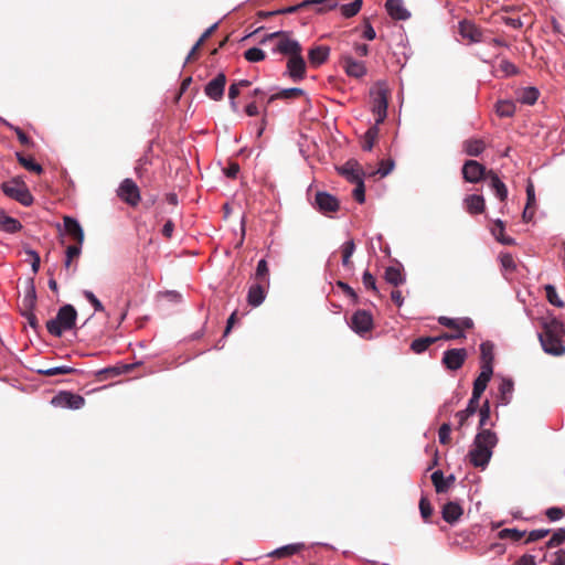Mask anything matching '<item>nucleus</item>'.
<instances>
[{"label": "nucleus", "instance_id": "obj_54", "mask_svg": "<svg viewBox=\"0 0 565 565\" xmlns=\"http://www.w3.org/2000/svg\"><path fill=\"white\" fill-rule=\"evenodd\" d=\"M362 282L366 289L372 290L375 294H377L376 280H375L374 276L369 270H365L363 273Z\"/></svg>", "mask_w": 565, "mask_h": 565}, {"label": "nucleus", "instance_id": "obj_17", "mask_svg": "<svg viewBox=\"0 0 565 565\" xmlns=\"http://www.w3.org/2000/svg\"><path fill=\"white\" fill-rule=\"evenodd\" d=\"M287 71L292 81L297 82L305 77L306 75V62L300 54L295 56H290L287 62Z\"/></svg>", "mask_w": 565, "mask_h": 565}, {"label": "nucleus", "instance_id": "obj_45", "mask_svg": "<svg viewBox=\"0 0 565 565\" xmlns=\"http://www.w3.org/2000/svg\"><path fill=\"white\" fill-rule=\"evenodd\" d=\"M81 252H82V245H78V244L70 245L66 248V252H65L66 258H65V263H64L66 268L71 267L73 259L79 257Z\"/></svg>", "mask_w": 565, "mask_h": 565}, {"label": "nucleus", "instance_id": "obj_55", "mask_svg": "<svg viewBox=\"0 0 565 565\" xmlns=\"http://www.w3.org/2000/svg\"><path fill=\"white\" fill-rule=\"evenodd\" d=\"M337 286L348 296L352 299V301L354 303H358L359 302V296L356 295V292L354 291V289L352 287H350L347 282H343L341 280H339L337 282Z\"/></svg>", "mask_w": 565, "mask_h": 565}, {"label": "nucleus", "instance_id": "obj_10", "mask_svg": "<svg viewBox=\"0 0 565 565\" xmlns=\"http://www.w3.org/2000/svg\"><path fill=\"white\" fill-rule=\"evenodd\" d=\"M462 178L469 183H478L481 180H486L488 177V170L484 166L476 160H468L462 167Z\"/></svg>", "mask_w": 565, "mask_h": 565}, {"label": "nucleus", "instance_id": "obj_62", "mask_svg": "<svg viewBox=\"0 0 565 565\" xmlns=\"http://www.w3.org/2000/svg\"><path fill=\"white\" fill-rule=\"evenodd\" d=\"M499 70L507 76L516 74V66L508 61H502Z\"/></svg>", "mask_w": 565, "mask_h": 565}, {"label": "nucleus", "instance_id": "obj_24", "mask_svg": "<svg viewBox=\"0 0 565 565\" xmlns=\"http://www.w3.org/2000/svg\"><path fill=\"white\" fill-rule=\"evenodd\" d=\"M385 8L394 20H406L411 15L402 0H386Z\"/></svg>", "mask_w": 565, "mask_h": 565}, {"label": "nucleus", "instance_id": "obj_29", "mask_svg": "<svg viewBox=\"0 0 565 565\" xmlns=\"http://www.w3.org/2000/svg\"><path fill=\"white\" fill-rule=\"evenodd\" d=\"M303 547L305 545L302 543L288 544L270 552L268 556L273 558H285L300 552Z\"/></svg>", "mask_w": 565, "mask_h": 565}, {"label": "nucleus", "instance_id": "obj_33", "mask_svg": "<svg viewBox=\"0 0 565 565\" xmlns=\"http://www.w3.org/2000/svg\"><path fill=\"white\" fill-rule=\"evenodd\" d=\"M438 340H440L438 337H422L412 342L411 349L413 352L420 354Z\"/></svg>", "mask_w": 565, "mask_h": 565}, {"label": "nucleus", "instance_id": "obj_30", "mask_svg": "<svg viewBox=\"0 0 565 565\" xmlns=\"http://www.w3.org/2000/svg\"><path fill=\"white\" fill-rule=\"evenodd\" d=\"M463 151L471 157H478L486 149V142L482 139L471 138L463 141Z\"/></svg>", "mask_w": 565, "mask_h": 565}, {"label": "nucleus", "instance_id": "obj_27", "mask_svg": "<svg viewBox=\"0 0 565 565\" xmlns=\"http://www.w3.org/2000/svg\"><path fill=\"white\" fill-rule=\"evenodd\" d=\"M329 54H330L329 46L318 45V46L312 47L309 51L308 58H309L310 64L312 66L317 67V66H320L321 64H323L328 60Z\"/></svg>", "mask_w": 565, "mask_h": 565}, {"label": "nucleus", "instance_id": "obj_44", "mask_svg": "<svg viewBox=\"0 0 565 565\" xmlns=\"http://www.w3.org/2000/svg\"><path fill=\"white\" fill-rule=\"evenodd\" d=\"M21 228L22 225L17 218L7 215V217H4L3 220L2 227L0 231L12 234L19 232Z\"/></svg>", "mask_w": 565, "mask_h": 565}, {"label": "nucleus", "instance_id": "obj_14", "mask_svg": "<svg viewBox=\"0 0 565 565\" xmlns=\"http://www.w3.org/2000/svg\"><path fill=\"white\" fill-rule=\"evenodd\" d=\"M53 403L62 407L79 409L85 405V398L82 395L64 391L53 398Z\"/></svg>", "mask_w": 565, "mask_h": 565}, {"label": "nucleus", "instance_id": "obj_21", "mask_svg": "<svg viewBox=\"0 0 565 565\" xmlns=\"http://www.w3.org/2000/svg\"><path fill=\"white\" fill-rule=\"evenodd\" d=\"M267 287L268 284H264L260 281H257L256 284L252 285L247 294L248 305L253 307H258L265 300Z\"/></svg>", "mask_w": 565, "mask_h": 565}, {"label": "nucleus", "instance_id": "obj_51", "mask_svg": "<svg viewBox=\"0 0 565 565\" xmlns=\"http://www.w3.org/2000/svg\"><path fill=\"white\" fill-rule=\"evenodd\" d=\"M419 511L422 518L427 521L433 514V508L429 500L426 497H422L419 500Z\"/></svg>", "mask_w": 565, "mask_h": 565}, {"label": "nucleus", "instance_id": "obj_22", "mask_svg": "<svg viewBox=\"0 0 565 565\" xmlns=\"http://www.w3.org/2000/svg\"><path fill=\"white\" fill-rule=\"evenodd\" d=\"M340 174L347 178L351 183H356L362 180L361 168L358 161L349 160L339 169Z\"/></svg>", "mask_w": 565, "mask_h": 565}, {"label": "nucleus", "instance_id": "obj_28", "mask_svg": "<svg viewBox=\"0 0 565 565\" xmlns=\"http://www.w3.org/2000/svg\"><path fill=\"white\" fill-rule=\"evenodd\" d=\"M431 481L437 493H445L449 489L450 484L455 481V477L449 476L448 478H445L443 471L437 470L433 472Z\"/></svg>", "mask_w": 565, "mask_h": 565}, {"label": "nucleus", "instance_id": "obj_39", "mask_svg": "<svg viewBox=\"0 0 565 565\" xmlns=\"http://www.w3.org/2000/svg\"><path fill=\"white\" fill-rule=\"evenodd\" d=\"M17 159L19 163L28 171L34 172L36 174H41L43 172L42 166L36 163L32 158H26L22 153L17 152Z\"/></svg>", "mask_w": 565, "mask_h": 565}, {"label": "nucleus", "instance_id": "obj_1", "mask_svg": "<svg viewBox=\"0 0 565 565\" xmlns=\"http://www.w3.org/2000/svg\"><path fill=\"white\" fill-rule=\"evenodd\" d=\"M540 324L541 331L537 335L543 351L553 356L564 355V323L556 318L546 317L541 319Z\"/></svg>", "mask_w": 565, "mask_h": 565}, {"label": "nucleus", "instance_id": "obj_43", "mask_svg": "<svg viewBox=\"0 0 565 565\" xmlns=\"http://www.w3.org/2000/svg\"><path fill=\"white\" fill-rule=\"evenodd\" d=\"M361 8H362V0H354L350 3L341 6V13L345 18H352L355 14H358V12L361 10Z\"/></svg>", "mask_w": 565, "mask_h": 565}, {"label": "nucleus", "instance_id": "obj_49", "mask_svg": "<svg viewBox=\"0 0 565 565\" xmlns=\"http://www.w3.org/2000/svg\"><path fill=\"white\" fill-rule=\"evenodd\" d=\"M450 433H451V426L449 423H444L438 430V438L439 443L443 445L450 444Z\"/></svg>", "mask_w": 565, "mask_h": 565}, {"label": "nucleus", "instance_id": "obj_53", "mask_svg": "<svg viewBox=\"0 0 565 565\" xmlns=\"http://www.w3.org/2000/svg\"><path fill=\"white\" fill-rule=\"evenodd\" d=\"M565 541V529H558L547 542V547H556Z\"/></svg>", "mask_w": 565, "mask_h": 565}, {"label": "nucleus", "instance_id": "obj_31", "mask_svg": "<svg viewBox=\"0 0 565 565\" xmlns=\"http://www.w3.org/2000/svg\"><path fill=\"white\" fill-rule=\"evenodd\" d=\"M465 204H466L467 211L470 214H480L484 210V199H483V196L478 195V194L468 195L465 199Z\"/></svg>", "mask_w": 565, "mask_h": 565}, {"label": "nucleus", "instance_id": "obj_26", "mask_svg": "<svg viewBox=\"0 0 565 565\" xmlns=\"http://www.w3.org/2000/svg\"><path fill=\"white\" fill-rule=\"evenodd\" d=\"M462 513L463 509L457 502H447L441 511L443 519L449 524L457 522Z\"/></svg>", "mask_w": 565, "mask_h": 565}, {"label": "nucleus", "instance_id": "obj_5", "mask_svg": "<svg viewBox=\"0 0 565 565\" xmlns=\"http://www.w3.org/2000/svg\"><path fill=\"white\" fill-rule=\"evenodd\" d=\"M438 322L451 330L454 333H443L438 338L440 340H457L465 339L466 335L463 331L466 329H471L473 327V321L470 318H448V317H439Z\"/></svg>", "mask_w": 565, "mask_h": 565}, {"label": "nucleus", "instance_id": "obj_25", "mask_svg": "<svg viewBox=\"0 0 565 565\" xmlns=\"http://www.w3.org/2000/svg\"><path fill=\"white\" fill-rule=\"evenodd\" d=\"M486 180H489V186L494 191V194L498 196L500 201H505L508 196V190L505 184L499 179L498 174L489 170L488 177Z\"/></svg>", "mask_w": 565, "mask_h": 565}, {"label": "nucleus", "instance_id": "obj_58", "mask_svg": "<svg viewBox=\"0 0 565 565\" xmlns=\"http://www.w3.org/2000/svg\"><path fill=\"white\" fill-rule=\"evenodd\" d=\"M513 390V383L511 380H503L502 383L500 384V392L502 394V399L508 403L509 399H508V395L511 394Z\"/></svg>", "mask_w": 565, "mask_h": 565}, {"label": "nucleus", "instance_id": "obj_59", "mask_svg": "<svg viewBox=\"0 0 565 565\" xmlns=\"http://www.w3.org/2000/svg\"><path fill=\"white\" fill-rule=\"evenodd\" d=\"M394 168V162L392 160H382L380 163V168L376 171L382 178L386 177Z\"/></svg>", "mask_w": 565, "mask_h": 565}, {"label": "nucleus", "instance_id": "obj_16", "mask_svg": "<svg viewBox=\"0 0 565 565\" xmlns=\"http://www.w3.org/2000/svg\"><path fill=\"white\" fill-rule=\"evenodd\" d=\"M311 6H323L317 9V12H323L334 9L337 7V3L333 0H305L297 6L279 10L278 13H294L300 9L309 8Z\"/></svg>", "mask_w": 565, "mask_h": 565}, {"label": "nucleus", "instance_id": "obj_34", "mask_svg": "<svg viewBox=\"0 0 565 565\" xmlns=\"http://www.w3.org/2000/svg\"><path fill=\"white\" fill-rule=\"evenodd\" d=\"M380 134L379 125L376 122L370 127L363 136L362 149L371 151Z\"/></svg>", "mask_w": 565, "mask_h": 565}, {"label": "nucleus", "instance_id": "obj_40", "mask_svg": "<svg viewBox=\"0 0 565 565\" xmlns=\"http://www.w3.org/2000/svg\"><path fill=\"white\" fill-rule=\"evenodd\" d=\"M255 279L257 281L269 285V269L267 262L265 259H260L258 262L255 273Z\"/></svg>", "mask_w": 565, "mask_h": 565}, {"label": "nucleus", "instance_id": "obj_46", "mask_svg": "<svg viewBox=\"0 0 565 565\" xmlns=\"http://www.w3.org/2000/svg\"><path fill=\"white\" fill-rule=\"evenodd\" d=\"M480 420H479V431L481 429H488L486 426L490 422V404L489 401H486L479 409Z\"/></svg>", "mask_w": 565, "mask_h": 565}, {"label": "nucleus", "instance_id": "obj_19", "mask_svg": "<svg viewBox=\"0 0 565 565\" xmlns=\"http://www.w3.org/2000/svg\"><path fill=\"white\" fill-rule=\"evenodd\" d=\"M341 65L349 76L360 78L366 73V68L363 62L355 61L351 56H343L341 58Z\"/></svg>", "mask_w": 565, "mask_h": 565}, {"label": "nucleus", "instance_id": "obj_13", "mask_svg": "<svg viewBox=\"0 0 565 565\" xmlns=\"http://www.w3.org/2000/svg\"><path fill=\"white\" fill-rule=\"evenodd\" d=\"M226 85V76L224 73H218L212 81H210L205 88V95L213 100H221L224 96Z\"/></svg>", "mask_w": 565, "mask_h": 565}, {"label": "nucleus", "instance_id": "obj_36", "mask_svg": "<svg viewBox=\"0 0 565 565\" xmlns=\"http://www.w3.org/2000/svg\"><path fill=\"white\" fill-rule=\"evenodd\" d=\"M478 408H479V401L476 399L473 402V398L470 397L468 406L466 407V409L459 411L456 414V417L458 418L459 427H462L465 425L466 420L470 416H472L477 412Z\"/></svg>", "mask_w": 565, "mask_h": 565}, {"label": "nucleus", "instance_id": "obj_42", "mask_svg": "<svg viewBox=\"0 0 565 565\" xmlns=\"http://www.w3.org/2000/svg\"><path fill=\"white\" fill-rule=\"evenodd\" d=\"M38 372L45 376H54V375H60V374H72V373L76 372V370L71 366L63 365V366H55V367H50V369H41Z\"/></svg>", "mask_w": 565, "mask_h": 565}, {"label": "nucleus", "instance_id": "obj_50", "mask_svg": "<svg viewBox=\"0 0 565 565\" xmlns=\"http://www.w3.org/2000/svg\"><path fill=\"white\" fill-rule=\"evenodd\" d=\"M525 532H521L516 529H503L500 531L499 536L501 539H510L514 542L521 540L524 536Z\"/></svg>", "mask_w": 565, "mask_h": 565}, {"label": "nucleus", "instance_id": "obj_60", "mask_svg": "<svg viewBox=\"0 0 565 565\" xmlns=\"http://www.w3.org/2000/svg\"><path fill=\"white\" fill-rule=\"evenodd\" d=\"M545 514L550 521H557L564 516V510L557 507H553L547 509Z\"/></svg>", "mask_w": 565, "mask_h": 565}, {"label": "nucleus", "instance_id": "obj_56", "mask_svg": "<svg viewBox=\"0 0 565 565\" xmlns=\"http://www.w3.org/2000/svg\"><path fill=\"white\" fill-rule=\"evenodd\" d=\"M356 186L355 189L353 190V198L359 202V203H364L365 201V188H364V183H363V180L354 183Z\"/></svg>", "mask_w": 565, "mask_h": 565}, {"label": "nucleus", "instance_id": "obj_4", "mask_svg": "<svg viewBox=\"0 0 565 565\" xmlns=\"http://www.w3.org/2000/svg\"><path fill=\"white\" fill-rule=\"evenodd\" d=\"M391 92L384 82L376 83L371 89L372 111L376 116V125H381L387 117V107Z\"/></svg>", "mask_w": 565, "mask_h": 565}, {"label": "nucleus", "instance_id": "obj_9", "mask_svg": "<svg viewBox=\"0 0 565 565\" xmlns=\"http://www.w3.org/2000/svg\"><path fill=\"white\" fill-rule=\"evenodd\" d=\"M373 317L366 310H356L350 321L351 329L361 337L371 332L373 329Z\"/></svg>", "mask_w": 565, "mask_h": 565}, {"label": "nucleus", "instance_id": "obj_41", "mask_svg": "<svg viewBox=\"0 0 565 565\" xmlns=\"http://www.w3.org/2000/svg\"><path fill=\"white\" fill-rule=\"evenodd\" d=\"M515 111V104L511 100H500L497 103V114L500 117H510Z\"/></svg>", "mask_w": 565, "mask_h": 565}, {"label": "nucleus", "instance_id": "obj_6", "mask_svg": "<svg viewBox=\"0 0 565 565\" xmlns=\"http://www.w3.org/2000/svg\"><path fill=\"white\" fill-rule=\"evenodd\" d=\"M277 39L275 51L285 55L295 56L301 53V45L298 41L292 40L288 32L278 31L266 35L262 41L263 43L269 40Z\"/></svg>", "mask_w": 565, "mask_h": 565}, {"label": "nucleus", "instance_id": "obj_15", "mask_svg": "<svg viewBox=\"0 0 565 565\" xmlns=\"http://www.w3.org/2000/svg\"><path fill=\"white\" fill-rule=\"evenodd\" d=\"M316 206L323 214L334 213L340 209L338 199L328 192H317Z\"/></svg>", "mask_w": 565, "mask_h": 565}, {"label": "nucleus", "instance_id": "obj_7", "mask_svg": "<svg viewBox=\"0 0 565 565\" xmlns=\"http://www.w3.org/2000/svg\"><path fill=\"white\" fill-rule=\"evenodd\" d=\"M2 190L7 196L20 202L25 206L31 205L33 202V196L25 183L17 179L2 183Z\"/></svg>", "mask_w": 565, "mask_h": 565}, {"label": "nucleus", "instance_id": "obj_12", "mask_svg": "<svg viewBox=\"0 0 565 565\" xmlns=\"http://www.w3.org/2000/svg\"><path fill=\"white\" fill-rule=\"evenodd\" d=\"M467 356V350L463 348L450 349L445 351L443 356V364L450 371H457L463 365Z\"/></svg>", "mask_w": 565, "mask_h": 565}, {"label": "nucleus", "instance_id": "obj_18", "mask_svg": "<svg viewBox=\"0 0 565 565\" xmlns=\"http://www.w3.org/2000/svg\"><path fill=\"white\" fill-rule=\"evenodd\" d=\"M63 223L65 233L75 241V244L83 245L85 236L78 221L71 216H64Z\"/></svg>", "mask_w": 565, "mask_h": 565}, {"label": "nucleus", "instance_id": "obj_48", "mask_svg": "<svg viewBox=\"0 0 565 565\" xmlns=\"http://www.w3.org/2000/svg\"><path fill=\"white\" fill-rule=\"evenodd\" d=\"M544 288H545V291H546V298L550 301V303H552L555 307H563L564 306V302L558 297L554 286L546 285Z\"/></svg>", "mask_w": 565, "mask_h": 565}, {"label": "nucleus", "instance_id": "obj_64", "mask_svg": "<svg viewBox=\"0 0 565 565\" xmlns=\"http://www.w3.org/2000/svg\"><path fill=\"white\" fill-rule=\"evenodd\" d=\"M35 300H36L35 289H34V287H31L29 289V291L26 292L23 302L26 308L31 309L35 306Z\"/></svg>", "mask_w": 565, "mask_h": 565}, {"label": "nucleus", "instance_id": "obj_3", "mask_svg": "<svg viewBox=\"0 0 565 565\" xmlns=\"http://www.w3.org/2000/svg\"><path fill=\"white\" fill-rule=\"evenodd\" d=\"M76 318V309L72 305H64L58 309L56 317L46 322L47 332L54 337H61L75 326Z\"/></svg>", "mask_w": 565, "mask_h": 565}, {"label": "nucleus", "instance_id": "obj_52", "mask_svg": "<svg viewBox=\"0 0 565 565\" xmlns=\"http://www.w3.org/2000/svg\"><path fill=\"white\" fill-rule=\"evenodd\" d=\"M239 93H241V89L239 87L236 85V83H233L230 88H228V98H230V105H231V108L234 110V111H237L238 110V105L237 103L235 102V99L239 96Z\"/></svg>", "mask_w": 565, "mask_h": 565}, {"label": "nucleus", "instance_id": "obj_32", "mask_svg": "<svg viewBox=\"0 0 565 565\" xmlns=\"http://www.w3.org/2000/svg\"><path fill=\"white\" fill-rule=\"evenodd\" d=\"M384 278L388 284L395 287L403 285L406 280L403 270L395 266H390L385 269Z\"/></svg>", "mask_w": 565, "mask_h": 565}, {"label": "nucleus", "instance_id": "obj_2", "mask_svg": "<svg viewBox=\"0 0 565 565\" xmlns=\"http://www.w3.org/2000/svg\"><path fill=\"white\" fill-rule=\"evenodd\" d=\"M497 444L498 437L491 429L478 431L468 452L470 463L476 468L484 469L492 457V450Z\"/></svg>", "mask_w": 565, "mask_h": 565}, {"label": "nucleus", "instance_id": "obj_37", "mask_svg": "<svg viewBox=\"0 0 565 565\" xmlns=\"http://www.w3.org/2000/svg\"><path fill=\"white\" fill-rule=\"evenodd\" d=\"M303 94H305V92L301 88H297V87L286 88V89L280 90L277 94L271 95L267 103L270 104L271 102H274L276 99H295V98L302 96Z\"/></svg>", "mask_w": 565, "mask_h": 565}, {"label": "nucleus", "instance_id": "obj_57", "mask_svg": "<svg viewBox=\"0 0 565 565\" xmlns=\"http://www.w3.org/2000/svg\"><path fill=\"white\" fill-rule=\"evenodd\" d=\"M84 296L92 303V306L94 307V309L96 311L102 312L105 310L103 303L96 298V296L92 291L85 290Z\"/></svg>", "mask_w": 565, "mask_h": 565}, {"label": "nucleus", "instance_id": "obj_61", "mask_svg": "<svg viewBox=\"0 0 565 565\" xmlns=\"http://www.w3.org/2000/svg\"><path fill=\"white\" fill-rule=\"evenodd\" d=\"M25 253L32 258V271L36 274L40 269L41 258L40 255L33 249H26Z\"/></svg>", "mask_w": 565, "mask_h": 565}, {"label": "nucleus", "instance_id": "obj_47", "mask_svg": "<svg viewBox=\"0 0 565 565\" xmlns=\"http://www.w3.org/2000/svg\"><path fill=\"white\" fill-rule=\"evenodd\" d=\"M244 57L252 63L260 62L265 60L266 54L263 50L258 47H250L247 51L244 52Z\"/></svg>", "mask_w": 565, "mask_h": 565}, {"label": "nucleus", "instance_id": "obj_35", "mask_svg": "<svg viewBox=\"0 0 565 565\" xmlns=\"http://www.w3.org/2000/svg\"><path fill=\"white\" fill-rule=\"evenodd\" d=\"M490 230L498 242L504 245L513 244V239L504 235V223L501 220L494 221Z\"/></svg>", "mask_w": 565, "mask_h": 565}, {"label": "nucleus", "instance_id": "obj_8", "mask_svg": "<svg viewBox=\"0 0 565 565\" xmlns=\"http://www.w3.org/2000/svg\"><path fill=\"white\" fill-rule=\"evenodd\" d=\"M117 196L132 207L137 206L141 199L137 183L129 178L122 180L119 184Z\"/></svg>", "mask_w": 565, "mask_h": 565}, {"label": "nucleus", "instance_id": "obj_20", "mask_svg": "<svg viewBox=\"0 0 565 565\" xmlns=\"http://www.w3.org/2000/svg\"><path fill=\"white\" fill-rule=\"evenodd\" d=\"M493 372L488 367L486 370H481L480 374L473 382L472 395L473 402L476 399L480 401L481 395L487 388L489 381L491 380Z\"/></svg>", "mask_w": 565, "mask_h": 565}, {"label": "nucleus", "instance_id": "obj_63", "mask_svg": "<svg viewBox=\"0 0 565 565\" xmlns=\"http://www.w3.org/2000/svg\"><path fill=\"white\" fill-rule=\"evenodd\" d=\"M239 172V164L236 162H230L227 168L224 169V173L230 179H235Z\"/></svg>", "mask_w": 565, "mask_h": 565}, {"label": "nucleus", "instance_id": "obj_23", "mask_svg": "<svg viewBox=\"0 0 565 565\" xmlns=\"http://www.w3.org/2000/svg\"><path fill=\"white\" fill-rule=\"evenodd\" d=\"M480 360L481 370L488 367L493 372V360H494V345L490 341H484L480 344Z\"/></svg>", "mask_w": 565, "mask_h": 565}, {"label": "nucleus", "instance_id": "obj_11", "mask_svg": "<svg viewBox=\"0 0 565 565\" xmlns=\"http://www.w3.org/2000/svg\"><path fill=\"white\" fill-rule=\"evenodd\" d=\"M459 33L470 42H488L489 38V32L480 30L475 23L467 20L459 23Z\"/></svg>", "mask_w": 565, "mask_h": 565}, {"label": "nucleus", "instance_id": "obj_38", "mask_svg": "<svg viewBox=\"0 0 565 565\" xmlns=\"http://www.w3.org/2000/svg\"><path fill=\"white\" fill-rule=\"evenodd\" d=\"M342 265L349 269L353 268V263L351 260V257L355 250V243L353 239H350L345 242L342 245Z\"/></svg>", "mask_w": 565, "mask_h": 565}]
</instances>
